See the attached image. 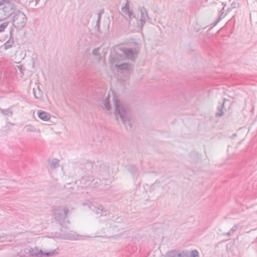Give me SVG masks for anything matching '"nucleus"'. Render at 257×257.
Listing matches in <instances>:
<instances>
[{
  "label": "nucleus",
  "instance_id": "obj_1",
  "mask_svg": "<svg viewBox=\"0 0 257 257\" xmlns=\"http://www.w3.org/2000/svg\"><path fill=\"white\" fill-rule=\"evenodd\" d=\"M113 100L115 105V116L117 118L119 116L126 130H131L132 127L131 123V114L128 108L122 104L115 95L113 96Z\"/></svg>",
  "mask_w": 257,
  "mask_h": 257
},
{
  "label": "nucleus",
  "instance_id": "obj_2",
  "mask_svg": "<svg viewBox=\"0 0 257 257\" xmlns=\"http://www.w3.org/2000/svg\"><path fill=\"white\" fill-rule=\"evenodd\" d=\"M68 212L69 209L67 207L63 208L57 207L53 210V216L61 226H64L69 223V221L67 219Z\"/></svg>",
  "mask_w": 257,
  "mask_h": 257
},
{
  "label": "nucleus",
  "instance_id": "obj_3",
  "mask_svg": "<svg viewBox=\"0 0 257 257\" xmlns=\"http://www.w3.org/2000/svg\"><path fill=\"white\" fill-rule=\"evenodd\" d=\"M14 5L9 2L0 4V21L9 17L14 12Z\"/></svg>",
  "mask_w": 257,
  "mask_h": 257
},
{
  "label": "nucleus",
  "instance_id": "obj_4",
  "mask_svg": "<svg viewBox=\"0 0 257 257\" xmlns=\"http://www.w3.org/2000/svg\"><path fill=\"white\" fill-rule=\"evenodd\" d=\"M27 19L23 13L18 11L13 16V26L17 29H22L26 25Z\"/></svg>",
  "mask_w": 257,
  "mask_h": 257
},
{
  "label": "nucleus",
  "instance_id": "obj_5",
  "mask_svg": "<svg viewBox=\"0 0 257 257\" xmlns=\"http://www.w3.org/2000/svg\"><path fill=\"white\" fill-rule=\"evenodd\" d=\"M119 56L117 55H111L109 58V62L112 67L118 68L120 70H128L132 68V65L129 63H120L118 62Z\"/></svg>",
  "mask_w": 257,
  "mask_h": 257
},
{
  "label": "nucleus",
  "instance_id": "obj_6",
  "mask_svg": "<svg viewBox=\"0 0 257 257\" xmlns=\"http://www.w3.org/2000/svg\"><path fill=\"white\" fill-rule=\"evenodd\" d=\"M30 256L33 257H42L43 256H50L53 254L55 250H52L48 252H44L41 249H39L37 247H29L26 249Z\"/></svg>",
  "mask_w": 257,
  "mask_h": 257
},
{
  "label": "nucleus",
  "instance_id": "obj_7",
  "mask_svg": "<svg viewBox=\"0 0 257 257\" xmlns=\"http://www.w3.org/2000/svg\"><path fill=\"white\" fill-rule=\"evenodd\" d=\"M121 15L130 21L135 17L134 11L131 8L128 1H127L125 4L122 5Z\"/></svg>",
  "mask_w": 257,
  "mask_h": 257
},
{
  "label": "nucleus",
  "instance_id": "obj_8",
  "mask_svg": "<svg viewBox=\"0 0 257 257\" xmlns=\"http://www.w3.org/2000/svg\"><path fill=\"white\" fill-rule=\"evenodd\" d=\"M87 237L88 236H86L79 235L74 231H70L64 234L61 235L60 237L61 239L65 240H75L84 239L85 237Z\"/></svg>",
  "mask_w": 257,
  "mask_h": 257
},
{
  "label": "nucleus",
  "instance_id": "obj_9",
  "mask_svg": "<svg viewBox=\"0 0 257 257\" xmlns=\"http://www.w3.org/2000/svg\"><path fill=\"white\" fill-rule=\"evenodd\" d=\"M123 52L127 59L134 60L137 57L138 50L136 48H124Z\"/></svg>",
  "mask_w": 257,
  "mask_h": 257
},
{
  "label": "nucleus",
  "instance_id": "obj_10",
  "mask_svg": "<svg viewBox=\"0 0 257 257\" xmlns=\"http://www.w3.org/2000/svg\"><path fill=\"white\" fill-rule=\"evenodd\" d=\"M167 257H188V253L187 251L175 249L168 251Z\"/></svg>",
  "mask_w": 257,
  "mask_h": 257
},
{
  "label": "nucleus",
  "instance_id": "obj_11",
  "mask_svg": "<svg viewBox=\"0 0 257 257\" xmlns=\"http://www.w3.org/2000/svg\"><path fill=\"white\" fill-rule=\"evenodd\" d=\"M140 12L141 13V17L140 20L138 21V25L141 28V29H142L146 23V20L147 17H148V14L145 8H141Z\"/></svg>",
  "mask_w": 257,
  "mask_h": 257
},
{
  "label": "nucleus",
  "instance_id": "obj_12",
  "mask_svg": "<svg viewBox=\"0 0 257 257\" xmlns=\"http://www.w3.org/2000/svg\"><path fill=\"white\" fill-rule=\"evenodd\" d=\"M89 207L92 211L95 212L97 214H100V215H102L103 213L105 212L103 206L100 205L91 204L89 205Z\"/></svg>",
  "mask_w": 257,
  "mask_h": 257
},
{
  "label": "nucleus",
  "instance_id": "obj_13",
  "mask_svg": "<svg viewBox=\"0 0 257 257\" xmlns=\"http://www.w3.org/2000/svg\"><path fill=\"white\" fill-rule=\"evenodd\" d=\"M38 117L44 121H48L50 119L51 115L49 113L42 111L38 112Z\"/></svg>",
  "mask_w": 257,
  "mask_h": 257
},
{
  "label": "nucleus",
  "instance_id": "obj_14",
  "mask_svg": "<svg viewBox=\"0 0 257 257\" xmlns=\"http://www.w3.org/2000/svg\"><path fill=\"white\" fill-rule=\"evenodd\" d=\"M24 130L27 132H33L36 133L38 132V130L36 127L31 124H27L24 127Z\"/></svg>",
  "mask_w": 257,
  "mask_h": 257
},
{
  "label": "nucleus",
  "instance_id": "obj_15",
  "mask_svg": "<svg viewBox=\"0 0 257 257\" xmlns=\"http://www.w3.org/2000/svg\"><path fill=\"white\" fill-rule=\"evenodd\" d=\"M11 37L8 41H7L5 44H4V47L5 49H8L12 47L13 45L14 44V41L13 39H12V31L10 32Z\"/></svg>",
  "mask_w": 257,
  "mask_h": 257
},
{
  "label": "nucleus",
  "instance_id": "obj_16",
  "mask_svg": "<svg viewBox=\"0 0 257 257\" xmlns=\"http://www.w3.org/2000/svg\"><path fill=\"white\" fill-rule=\"evenodd\" d=\"M50 167L51 169H55L59 167V160L57 159H52L49 164Z\"/></svg>",
  "mask_w": 257,
  "mask_h": 257
},
{
  "label": "nucleus",
  "instance_id": "obj_17",
  "mask_svg": "<svg viewBox=\"0 0 257 257\" xmlns=\"http://www.w3.org/2000/svg\"><path fill=\"white\" fill-rule=\"evenodd\" d=\"M224 107V102H223L222 104L218 106L217 108L218 112L216 113V116H221L223 115V109Z\"/></svg>",
  "mask_w": 257,
  "mask_h": 257
},
{
  "label": "nucleus",
  "instance_id": "obj_18",
  "mask_svg": "<svg viewBox=\"0 0 257 257\" xmlns=\"http://www.w3.org/2000/svg\"><path fill=\"white\" fill-rule=\"evenodd\" d=\"M1 113L5 115L11 116L13 115V111L11 109H2L0 108Z\"/></svg>",
  "mask_w": 257,
  "mask_h": 257
},
{
  "label": "nucleus",
  "instance_id": "obj_19",
  "mask_svg": "<svg viewBox=\"0 0 257 257\" xmlns=\"http://www.w3.org/2000/svg\"><path fill=\"white\" fill-rule=\"evenodd\" d=\"M238 224L235 225L231 228V229L230 230V231L226 233V234H224V235L227 236L232 235H233V234L234 232L236 231V230L238 229Z\"/></svg>",
  "mask_w": 257,
  "mask_h": 257
},
{
  "label": "nucleus",
  "instance_id": "obj_20",
  "mask_svg": "<svg viewBox=\"0 0 257 257\" xmlns=\"http://www.w3.org/2000/svg\"><path fill=\"white\" fill-rule=\"evenodd\" d=\"M38 89V93H37V92L35 91V89H33V94L34 96L36 98H40L43 94L42 91L40 89L39 87H37Z\"/></svg>",
  "mask_w": 257,
  "mask_h": 257
},
{
  "label": "nucleus",
  "instance_id": "obj_21",
  "mask_svg": "<svg viewBox=\"0 0 257 257\" xmlns=\"http://www.w3.org/2000/svg\"><path fill=\"white\" fill-rule=\"evenodd\" d=\"M103 104L106 110H109L110 109L111 107L109 103V95L107 96V98L104 100Z\"/></svg>",
  "mask_w": 257,
  "mask_h": 257
},
{
  "label": "nucleus",
  "instance_id": "obj_22",
  "mask_svg": "<svg viewBox=\"0 0 257 257\" xmlns=\"http://www.w3.org/2000/svg\"><path fill=\"white\" fill-rule=\"evenodd\" d=\"M225 7H223L221 10L220 11V14H219V20L221 19L222 18H223L229 12L227 11V9L226 10V12L225 13Z\"/></svg>",
  "mask_w": 257,
  "mask_h": 257
},
{
  "label": "nucleus",
  "instance_id": "obj_23",
  "mask_svg": "<svg viewBox=\"0 0 257 257\" xmlns=\"http://www.w3.org/2000/svg\"><path fill=\"white\" fill-rule=\"evenodd\" d=\"M9 24V22H5L0 25V33L5 31V29L8 27Z\"/></svg>",
  "mask_w": 257,
  "mask_h": 257
},
{
  "label": "nucleus",
  "instance_id": "obj_24",
  "mask_svg": "<svg viewBox=\"0 0 257 257\" xmlns=\"http://www.w3.org/2000/svg\"><path fill=\"white\" fill-rule=\"evenodd\" d=\"M129 172L134 176L137 172V171L135 167H130L128 169Z\"/></svg>",
  "mask_w": 257,
  "mask_h": 257
},
{
  "label": "nucleus",
  "instance_id": "obj_25",
  "mask_svg": "<svg viewBox=\"0 0 257 257\" xmlns=\"http://www.w3.org/2000/svg\"><path fill=\"white\" fill-rule=\"evenodd\" d=\"M92 54L93 55L98 56L99 57H100V54L99 53V48H97L94 49L92 51Z\"/></svg>",
  "mask_w": 257,
  "mask_h": 257
},
{
  "label": "nucleus",
  "instance_id": "obj_26",
  "mask_svg": "<svg viewBox=\"0 0 257 257\" xmlns=\"http://www.w3.org/2000/svg\"><path fill=\"white\" fill-rule=\"evenodd\" d=\"M190 257H199V253L196 250H193L190 254Z\"/></svg>",
  "mask_w": 257,
  "mask_h": 257
},
{
  "label": "nucleus",
  "instance_id": "obj_27",
  "mask_svg": "<svg viewBox=\"0 0 257 257\" xmlns=\"http://www.w3.org/2000/svg\"><path fill=\"white\" fill-rule=\"evenodd\" d=\"M17 67L19 69L21 74H22V75H24V72H25V69L23 68V66L22 65H20V66H18Z\"/></svg>",
  "mask_w": 257,
  "mask_h": 257
},
{
  "label": "nucleus",
  "instance_id": "obj_28",
  "mask_svg": "<svg viewBox=\"0 0 257 257\" xmlns=\"http://www.w3.org/2000/svg\"><path fill=\"white\" fill-rule=\"evenodd\" d=\"M237 4L235 3H232L231 4V7L230 8H228L227 9V11H228L229 12L233 8H236V6Z\"/></svg>",
  "mask_w": 257,
  "mask_h": 257
},
{
  "label": "nucleus",
  "instance_id": "obj_29",
  "mask_svg": "<svg viewBox=\"0 0 257 257\" xmlns=\"http://www.w3.org/2000/svg\"><path fill=\"white\" fill-rule=\"evenodd\" d=\"M100 182V180L97 179L95 183H93L94 184L92 185V186L94 187H96L98 186V185L99 184Z\"/></svg>",
  "mask_w": 257,
  "mask_h": 257
},
{
  "label": "nucleus",
  "instance_id": "obj_30",
  "mask_svg": "<svg viewBox=\"0 0 257 257\" xmlns=\"http://www.w3.org/2000/svg\"><path fill=\"white\" fill-rule=\"evenodd\" d=\"M86 165L88 167H89V168H92V164L90 163V162H87L86 164Z\"/></svg>",
  "mask_w": 257,
  "mask_h": 257
},
{
  "label": "nucleus",
  "instance_id": "obj_31",
  "mask_svg": "<svg viewBox=\"0 0 257 257\" xmlns=\"http://www.w3.org/2000/svg\"><path fill=\"white\" fill-rule=\"evenodd\" d=\"M100 18H101V16H100V15H99V17L98 18V20H97V25H98V27H99V21L100 20Z\"/></svg>",
  "mask_w": 257,
  "mask_h": 257
},
{
  "label": "nucleus",
  "instance_id": "obj_32",
  "mask_svg": "<svg viewBox=\"0 0 257 257\" xmlns=\"http://www.w3.org/2000/svg\"><path fill=\"white\" fill-rule=\"evenodd\" d=\"M94 181H95V180H94V179H92H92H90V180H89V181H91L92 182H94Z\"/></svg>",
  "mask_w": 257,
  "mask_h": 257
},
{
  "label": "nucleus",
  "instance_id": "obj_33",
  "mask_svg": "<svg viewBox=\"0 0 257 257\" xmlns=\"http://www.w3.org/2000/svg\"><path fill=\"white\" fill-rule=\"evenodd\" d=\"M40 1V0H36V2L37 3Z\"/></svg>",
  "mask_w": 257,
  "mask_h": 257
}]
</instances>
